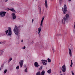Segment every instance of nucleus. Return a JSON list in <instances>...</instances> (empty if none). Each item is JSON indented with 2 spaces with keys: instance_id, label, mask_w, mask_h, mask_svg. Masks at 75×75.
<instances>
[{
  "instance_id": "nucleus-16",
  "label": "nucleus",
  "mask_w": 75,
  "mask_h": 75,
  "mask_svg": "<svg viewBox=\"0 0 75 75\" xmlns=\"http://www.w3.org/2000/svg\"><path fill=\"white\" fill-rule=\"evenodd\" d=\"M38 9L40 10V11H39L40 14H41V6H40V5L38 6Z\"/></svg>"
},
{
  "instance_id": "nucleus-40",
  "label": "nucleus",
  "mask_w": 75,
  "mask_h": 75,
  "mask_svg": "<svg viewBox=\"0 0 75 75\" xmlns=\"http://www.w3.org/2000/svg\"><path fill=\"white\" fill-rule=\"evenodd\" d=\"M52 50L54 51V48H53Z\"/></svg>"
},
{
  "instance_id": "nucleus-37",
  "label": "nucleus",
  "mask_w": 75,
  "mask_h": 75,
  "mask_svg": "<svg viewBox=\"0 0 75 75\" xmlns=\"http://www.w3.org/2000/svg\"><path fill=\"white\" fill-rule=\"evenodd\" d=\"M21 42H23V40H21Z\"/></svg>"
},
{
  "instance_id": "nucleus-36",
  "label": "nucleus",
  "mask_w": 75,
  "mask_h": 75,
  "mask_svg": "<svg viewBox=\"0 0 75 75\" xmlns=\"http://www.w3.org/2000/svg\"><path fill=\"white\" fill-rule=\"evenodd\" d=\"M62 11L64 10V7H62Z\"/></svg>"
},
{
  "instance_id": "nucleus-27",
  "label": "nucleus",
  "mask_w": 75,
  "mask_h": 75,
  "mask_svg": "<svg viewBox=\"0 0 75 75\" xmlns=\"http://www.w3.org/2000/svg\"><path fill=\"white\" fill-rule=\"evenodd\" d=\"M8 30H6L5 31L6 34H7V33H8Z\"/></svg>"
},
{
  "instance_id": "nucleus-32",
  "label": "nucleus",
  "mask_w": 75,
  "mask_h": 75,
  "mask_svg": "<svg viewBox=\"0 0 75 75\" xmlns=\"http://www.w3.org/2000/svg\"><path fill=\"white\" fill-rule=\"evenodd\" d=\"M72 74V75H74V71H72L71 72Z\"/></svg>"
},
{
  "instance_id": "nucleus-8",
  "label": "nucleus",
  "mask_w": 75,
  "mask_h": 75,
  "mask_svg": "<svg viewBox=\"0 0 75 75\" xmlns=\"http://www.w3.org/2000/svg\"><path fill=\"white\" fill-rule=\"evenodd\" d=\"M7 11H9V10H10V11H11L12 12H14V13H16V11L14 9V8H8L7 9Z\"/></svg>"
},
{
  "instance_id": "nucleus-2",
  "label": "nucleus",
  "mask_w": 75,
  "mask_h": 75,
  "mask_svg": "<svg viewBox=\"0 0 75 75\" xmlns=\"http://www.w3.org/2000/svg\"><path fill=\"white\" fill-rule=\"evenodd\" d=\"M20 27H21L20 26H19L18 27L16 25H15L14 28L13 29V32L16 35H19V30L18 28H20Z\"/></svg>"
},
{
  "instance_id": "nucleus-29",
  "label": "nucleus",
  "mask_w": 75,
  "mask_h": 75,
  "mask_svg": "<svg viewBox=\"0 0 75 75\" xmlns=\"http://www.w3.org/2000/svg\"><path fill=\"white\" fill-rule=\"evenodd\" d=\"M3 67V65H2L0 67V70L1 71V69Z\"/></svg>"
},
{
  "instance_id": "nucleus-33",
  "label": "nucleus",
  "mask_w": 75,
  "mask_h": 75,
  "mask_svg": "<svg viewBox=\"0 0 75 75\" xmlns=\"http://www.w3.org/2000/svg\"><path fill=\"white\" fill-rule=\"evenodd\" d=\"M23 49H25V46H24L23 47Z\"/></svg>"
},
{
  "instance_id": "nucleus-15",
  "label": "nucleus",
  "mask_w": 75,
  "mask_h": 75,
  "mask_svg": "<svg viewBox=\"0 0 75 75\" xmlns=\"http://www.w3.org/2000/svg\"><path fill=\"white\" fill-rule=\"evenodd\" d=\"M41 27H40L38 28V34L39 35V37H40V33L41 32Z\"/></svg>"
},
{
  "instance_id": "nucleus-9",
  "label": "nucleus",
  "mask_w": 75,
  "mask_h": 75,
  "mask_svg": "<svg viewBox=\"0 0 75 75\" xmlns=\"http://www.w3.org/2000/svg\"><path fill=\"white\" fill-rule=\"evenodd\" d=\"M23 63H24V61L23 60H21L19 62L20 66L21 67H23Z\"/></svg>"
},
{
  "instance_id": "nucleus-30",
  "label": "nucleus",
  "mask_w": 75,
  "mask_h": 75,
  "mask_svg": "<svg viewBox=\"0 0 75 75\" xmlns=\"http://www.w3.org/2000/svg\"><path fill=\"white\" fill-rule=\"evenodd\" d=\"M27 68L25 70V72H27Z\"/></svg>"
},
{
  "instance_id": "nucleus-11",
  "label": "nucleus",
  "mask_w": 75,
  "mask_h": 75,
  "mask_svg": "<svg viewBox=\"0 0 75 75\" xmlns=\"http://www.w3.org/2000/svg\"><path fill=\"white\" fill-rule=\"evenodd\" d=\"M45 6L46 8H48V4L47 3V0H45Z\"/></svg>"
},
{
  "instance_id": "nucleus-26",
  "label": "nucleus",
  "mask_w": 75,
  "mask_h": 75,
  "mask_svg": "<svg viewBox=\"0 0 75 75\" xmlns=\"http://www.w3.org/2000/svg\"><path fill=\"white\" fill-rule=\"evenodd\" d=\"M7 71V69H6L4 70V74H6V72Z\"/></svg>"
},
{
  "instance_id": "nucleus-4",
  "label": "nucleus",
  "mask_w": 75,
  "mask_h": 75,
  "mask_svg": "<svg viewBox=\"0 0 75 75\" xmlns=\"http://www.w3.org/2000/svg\"><path fill=\"white\" fill-rule=\"evenodd\" d=\"M61 69L62 70L63 72H65L66 71V67L65 66V65H63L61 68Z\"/></svg>"
},
{
  "instance_id": "nucleus-13",
  "label": "nucleus",
  "mask_w": 75,
  "mask_h": 75,
  "mask_svg": "<svg viewBox=\"0 0 75 75\" xmlns=\"http://www.w3.org/2000/svg\"><path fill=\"white\" fill-rule=\"evenodd\" d=\"M45 17H44H44L42 18V19L41 21V24H40V26L41 27H43V25H42V23L43 22V21H44V18Z\"/></svg>"
},
{
  "instance_id": "nucleus-7",
  "label": "nucleus",
  "mask_w": 75,
  "mask_h": 75,
  "mask_svg": "<svg viewBox=\"0 0 75 75\" xmlns=\"http://www.w3.org/2000/svg\"><path fill=\"white\" fill-rule=\"evenodd\" d=\"M8 35H11L12 34V32H11V28L10 27H9L8 28Z\"/></svg>"
},
{
  "instance_id": "nucleus-6",
  "label": "nucleus",
  "mask_w": 75,
  "mask_h": 75,
  "mask_svg": "<svg viewBox=\"0 0 75 75\" xmlns=\"http://www.w3.org/2000/svg\"><path fill=\"white\" fill-rule=\"evenodd\" d=\"M41 61H42V63L44 65H47V62H48V60L42 59Z\"/></svg>"
},
{
  "instance_id": "nucleus-39",
  "label": "nucleus",
  "mask_w": 75,
  "mask_h": 75,
  "mask_svg": "<svg viewBox=\"0 0 75 75\" xmlns=\"http://www.w3.org/2000/svg\"><path fill=\"white\" fill-rule=\"evenodd\" d=\"M69 1H71V0H68Z\"/></svg>"
},
{
  "instance_id": "nucleus-34",
  "label": "nucleus",
  "mask_w": 75,
  "mask_h": 75,
  "mask_svg": "<svg viewBox=\"0 0 75 75\" xmlns=\"http://www.w3.org/2000/svg\"><path fill=\"white\" fill-rule=\"evenodd\" d=\"M5 1V2H7V1H8V0H4Z\"/></svg>"
},
{
  "instance_id": "nucleus-35",
  "label": "nucleus",
  "mask_w": 75,
  "mask_h": 75,
  "mask_svg": "<svg viewBox=\"0 0 75 75\" xmlns=\"http://www.w3.org/2000/svg\"><path fill=\"white\" fill-rule=\"evenodd\" d=\"M2 43L4 44L5 43V42H2Z\"/></svg>"
},
{
  "instance_id": "nucleus-1",
  "label": "nucleus",
  "mask_w": 75,
  "mask_h": 75,
  "mask_svg": "<svg viewBox=\"0 0 75 75\" xmlns=\"http://www.w3.org/2000/svg\"><path fill=\"white\" fill-rule=\"evenodd\" d=\"M68 17H69V15L66 14L64 18L62 21V24H65V23H68Z\"/></svg>"
},
{
  "instance_id": "nucleus-25",
  "label": "nucleus",
  "mask_w": 75,
  "mask_h": 75,
  "mask_svg": "<svg viewBox=\"0 0 75 75\" xmlns=\"http://www.w3.org/2000/svg\"><path fill=\"white\" fill-rule=\"evenodd\" d=\"M20 67L19 66H18L16 67V69H18Z\"/></svg>"
},
{
  "instance_id": "nucleus-41",
  "label": "nucleus",
  "mask_w": 75,
  "mask_h": 75,
  "mask_svg": "<svg viewBox=\"0 0 75 75\" xmlns=\"http://www.w3.org/2000/svg\"><path fill=\"white\" fill-rule=\"evenodd\" d=\"M61 73V71H59V73Z\"/></svg>"
},
{
  "instance_id": "nucleus-28",
  "label": "nucleus",
  "mask_w": 75,
  "mask_h": 75,
  "mask_svg": "<svg viewBox=\"0 0 75 75\" xmlns=\"http://www.w3.org/2000/svg\"><path fill=\"white\" fill-rule=\"evenodd\" d=\"M13 59L12 58H10L9 59V62H10V61H11Z\"/></svg>"
},
{
  "instance_id": "nucleus-10",
  "label": "nucleus",
  "mask_w": 75,
  "mask_h": 75,
  "mask_svg": "<svg viewBox=\"0 0 75 75\" xmlns=\"http://www.w3.org/2000/svg\"><path fill=\"white\" fill-rule=\"evenodd\" d=\"M11 16L13 18V19L14 20V19H16V14L15 13H13L11 14Z\"/></svg>"
},
{
  "instance_id": "nucleus-42",
  "label": "nucleus",
  "mask_w": 75,
  "mask_h": 75,
  "mask_svg": "<svg viewBox=\"0 0 75 75\" xmlns=\"http://www.w3.org/2000/svg\"><path fill=\"white\" fill-rule=\"evenodd\" d=\"M1 44V42H0V44Z\"/></svg>"
},
{
  "instance_id": "nucleus-19",
  "label": "nucleus",
  "mask_w": 75,
  "mask_h": 75,
  "mask_svg": "<svg viewBox=\"0 0 75 75\" xmlns=\"http://www.w3.org/2000/svg\"><path fill=\"white\" fill-rule=\"evenodd\" d=\"M36 75H41V72L39 71L36 73Z\"/></svg>"
},
{
  "instance_id": "nucleus-12",
  "label": "nucleus",
  "mask_w": 75,
  "mask_h": 75,
  "mask_svg": "<svg viewBox=\"0 0 75 75\" xmlns=\"http://www.w3.org/2000/svg\"><path fill=\"white\" fill-rule=\"evenodd\" d=\"M34 66L35 67L38 68L39 67V64L37 62H35L34 63Z\"/></svg>"
},
{
  "instance_id": "nucleus-5",
  "label": "nucleus",
  "mask_w": 75,
  "mask_h": 75,
  "mask_svg": "<svg viewBox=\"0 0 75 75\" xmlns=\"http://www.w3.org/2000/svg\"><path fill=\"white\" fill-rule=\"evenodd\" d=\"M6 13V12L1 11L0 12V17H4Z\"/></svg>"
},
{
  "instance_id": "nucleus-43",
  "label": "nucleus",
  "mask_w": 75,
  "mask_h": 75,
  "mask_svg": "<svg viewBox=\"0 0 75 75\" xmlns=\"http://www.w3.org/2000/svg\"><path fill=\"white\" fill-rule=\"evenodd\" d=\"M53 53H54V51H53Z\"/></svg>"
},
{
  "instance_id": "nucleus-22",
  "label": "nucleus",
  "mask_w": 75,
  "mask_h": 75,
  "mask_svg": "<svg viewBox=\"0 0 75 75\" xmlns=\"http://www.w3.org/2000/svg\"><path fill=\"white\" fill-rule=\"evenodd\" d=\"M62 0H59V4H60V6H61V4H62Z\"/></svg>"
},
{
  "instance_id": "nucleus-18",
  "label": "nucleus",
  "mask_w": 75,
  "mask_h": 75,
  "mask_svg": "<svg viewBox=\"0 0 75 75\" xmlns=\"http://www.w3.org/2000/svg\"><path fill=\"white\" fill-rule=\"evenodd\" d=\"M45 74V71L44 70L42 71L41 72V75H44Z\"/></svg>"
},
{
  "instance_id": "nucleus-38",
  "label": "nucleus",
  "mask_w": 75,
  "mask_h": 75,
  "mask_svg": "<svg viewBox=\"0 0 75 75\" xmlns=\"http://www.w3.org/2000/svg\"><path fill=\"white\" fill-rule=\"evenodd\" d=\"M32 23H33V21H34V19H32Z\"/></svg>"
},
{
  "instance_id": "nucleus-3",
  "label": "nucleus",
  "mask_w": 75,
  "mask_h": 75,
  "mask_svg": "<svg viewBox=\"0 0 75 75\" xmlns=\"http://www.w3.org/2000/svg\"><path fill=\"white\" fill-rule=\"evenodd\" d=\"M67 6L65 5L64 6V10H63V13L64 14H65L67 13Z\"/></svg>"
},
{
  "instance_id": "nucleus-23",
  "label": "nucleus",
  "mask_w": 75,
  "mask_h": 75,
  "mask_svg": "<svg viewBox=\"0 0 75 75\" xmlns=\"http://www.w3.org/2000/svg\"><path fill=\"white\" fill-rule=\"evenodd\" d=\"M42 69V66H41L40 67V68H39V70H41Z\"/></svg>"
},
{
  "instance_id": "nucleus-17",
  "label": "nucleus",
  "mask_w": 75,
  "mask_h": 75,
  "mask_svg": "<svg viewBox=\"0 0 75 75\" xmlns=\"http://www.w3.org/2000/svg\"><path fill=\"white\" fill-rule=\"evenodd\" d=\"M47 72L48 74H51V69L48 70L47 71Z\"/></svg>"
},
{
  "instance_id": "nucleus-31",
  "label": "nucleus",
  "mask_w": 75,
  "mask_h": 75,
  "mask_svg": "<svg viewBox=\"0 0 75 75\" xmlns=\"http://www.w3.org/2000/svg\"><path fill=\"white\" fill-rule=\"evenodd\" d=\"M71 50L72 51V49H73V48H72V46H71Z\"/></svg>"
},
{
  "instance_id": "nucleus-21",
  "label": "nucleus",
  "mask_w": 75,
  "mask_h": 75,
  "mask_svg": "<svg viewBox=\"0 0 75 75\" xmlns=\"http://www.w3.org/2000/svg\"><path fill=\"white\" fill-rule=\"evenodd\" d=\"M71 65H70V67H72V65H73V63L72 62V60H71Z\"/></svg>"
},
{
  "instance_id": "nucleus-44",
  "label": "nucleus",
  "mask_w": 75,
  "mask_h": 75,
  "mask_svg": "<svg viewBox=\"0 0 75 75\" xmlns=\"http://www.w3.org/2000/svg\"><path fill=\"white\" fill-rule=\"evenodd\" d=\"M59 64H61V63H59Z\"/></svg>"
},
{
  "instance_id": "nucleus-24",
  "label": "nucleus",
  "mask_w": 75,
  "mask_h": 75,
  "mask_svg": "<svg viewBox=\"0 0 75 75\" xmlns=\"http://www.w3.org/2000/svg\"><path fill=\"white\" fill-rule=\"evenodd\" d=\"M47 61H48V62H51V59L50 58H48Z\"/></svg>"
},
{
  "instance_id": "nucleus-20",
  "label": "nucleus",
  "mask_w": 75,
  "mask_h": 75,
  "mask_svg": "<svg viewBox=\"0 0 75 75\" xmlns=\"http://www.w3.org/2000/svg\"><path fill=\"white\" fill-rule=\"evenodd\" d=\"M4 50H1V52H0V56L2 55V53H3V52H4Z\"/></svg>"
},
{
  "instance_id": "nucleus-14",
  "label": "nucleus",
  "mask_w": 75,
  "mask_h": 75,
  "mask_svg": "<svg viewBox=\"0 0 75 75\" xmlns=\"http://www.w3.org/2000/svg\"><path fill=\"white\" fill-rule=\"evenodd\" d=\"M69 54L70 55V57H72V51H71V50L70 49L69 50Z\"/></svg>"
}]
</instances>
